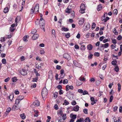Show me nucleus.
<instances>
[{"instance_id":"680f3d73","label":"nucleus","mask_w":122,"mask_h":122,"mask_svg":"<svg viewBox=\"0 0 122 122\" xmlns=\"http://www.w3.org/2000/svg\"><path fill=\"white\" fill-rule=\"evenodd\" d=\"M72 104L73 105H76V102L75 101H73L71 102Z\"/></svg>"},{"instance_id":"c03bdc74","label":"nucleus","mask_w":122,"mask_h":122,"mask_svg":"<svg viewBox=\"0 0 122 122\" xmlns=\"http://www.w3.org/2000/svg\"><path fill=\"white\" fill-rule=\"evenodd\" d=\"M70 33H68L65 35L66 37L67 38H68L70 37Z\"/></svg>"},{"instance_id":"0e129e2a","label":"nucleus","mask_w":122,"mask_h":122,"mask_svg":"<svg viewBox=\"0 0 122 122\" xmlns=\"http://www.w3.org/2000/svg\"><path fill=\"white\" fill-rule=\"evenodd\" d=\"M10 78L9 77H7L5 80V82H7L10 80Z\"/></svg>"},{"instance_id":"4be33fe9","label":"nucleus","mask_w":122,"mask_h":122,"mask_svg":"<svg viewBox=\"0 0 122 122\" xmlns=\"http://www.w3.org/2000/svg\"><path fill=\"white\" fill-rule=\"evenodd\" d=\"M11 110V108H10V107L8 108L6 110V114H8V113Z\"/></svg>"},{"instance_id":"2f4dec72","label":"nucleus","mask_w":122,"mask_h":122,"mask_svg":"<svg viewBox=\"0 0 122 122\" xmlns=\"http://www.w3.org/2000/svg\"><path fill=\"white\" fill-rule=\"evenodd\" d=\"M105 14H106V15H107V13L106 14H104V15L102 16L101 18L102 20V21H104H104H105Z\"/></svg>"},{"instance_id":"473e14b6","label":"nucleus","mask_w":122,"mask_h":122,"mask_svg":"<svg viewBox=\"0 0 122 122\" xmlns=\"http://www.w3.org/2000/svg\"><path fill=\"white\" fill-rule=\"evenodd\" d=\"M113 12L114 14L116 15H117L118 12L117 9H114L113 11Z\"/></svg>"},{"instance_id":"338daca9","label":"nucleus","mask_w":122,"mask_h":122,"mask_svg":"<svg viewBox=\"0 0 122 122\" xmlns=\"http://www.w3.org/2000/svg\"><path fill=\"white\" fill-rule=\"evenodd\" d=\"M57 88L58 89L61 90L62 88V87L60 85H59L58 86H57Z\"/></svg>"},{"instance_id":"7ed1b4c3","label":"nucleus","mask_w":122,"mask_h":122,"mask_svg":"<svg viewBox=\"0 0 122 122\" xmlns=\"http://www.w3.org/2000/svg\"><path fill=\"white\" fill-rule=\"evenodd\" d=\"M86 6L84 4H81L80 7V12L81 13L83 14L85 12L86 10Z\"/></svg>"},{"instance_id":"49530a36","label":"nucleus","mask_w":122,"mask_h":122,"mask_svg":"<svg viewBox=\"0 0 122 122\" xmlns=\"http://www.w3.org/2000/svg\"><path fill=\"white\" fill-rule=\"evenodd\" d=\"M68 82V81L67 79H65L63 81V83L65 84V83L67 84Z\"/></svg>"},{"instance_id":"b1692460","label":"nucleus","mask_w":122,"mask_h":122,"mask_svg":"<svg viewBox=\"0 0 122 122\" xmlns=\"http://www.w3.org/2000/svg\"><path fill=\"white\" fill-rule=\"evenodd\" d=\"M85 49V46L84 45H82L81 47V49L82 51H84Z\"/></svg>"},{"instance_id":"6ab92c4d","label":"nucleus","mask_w":122,"mask_h":122,"mask_svg":"<svg viewBox=\"0 0 122 122\" xmlns=\"http://www.w3.org/2000/svg\"><path fill=\"white\" fill-rule=\"evenodd\" d=\"M24 98V97L23 96H19L17 98V99L20 101L22 100Z\"/></svg>"},{"instance_id":"ea45409f","label":"nucleus","mask_w":122,"mask_h":122,"mask_svg":"<svg viewBox=\"0 0 122 122\" xmlns=\"http://www.w3.org/2000/svg\"><path fill=\"white\" fill-rule=\"evenodd\" d=\"M83 112L85 114H87L88 110L87 109L85 108L83 110Z\"/></svg>"},{"instance_id":"3c124183","label":"nucleus","mask_w":122,"mask_h":122,"mask_svg":"<svg viewBox=\"0 0 122 122\" xmlns=\"http://www.w3.org/2000/svg\"><path fill=\"white\" fill-rule=\"evenodd\" d=\"M116 45H112L111 46V47L112 49H113L116 47Z\"/></svg>"},{"instance_id":"a211bd4d","label":"nucleus","mask_w":122,"mask_h":122,"mask_svg":"<svg viewBox=\"0 0 122 122\" xmlns=\"http://www.w3.org/2000/svg\"><path fill=\"white\" fill-rule=\"evenodd\" d=\"M21 117L23 119H25L26 116L24 113L21 114L20 115Z\"/></svg>"},{"instance_id":"bb28decb","label":"nucleus","mask_w":122,"mask_h":122,"mask_svg":"<svg viewBox=\"0 0 122 122\" xmlns=\"http://www.w3.org/2000/svg\"><path fill=\"white\" fill-rule=\"evenodd\" d=\"M118 86V91L120 92L121 89V85L120 83H118L117 84Z\"/></svg>"},{"instance_id":"dca6fc26","label":"nucleus","mask_w":122,"mask_h":122,"mask_svg":"<svg viewBox=\"0 0 122 122\" xmlns=\"http://www.w3.org/2000/svg\"><path fill=\"white\" fill-rule=\"evenodd\" d=\"M9 9L8 7H6L5 8L4 10V12L5 13H6L9 11Z\"/></svg>"},{"instance_id":"79ce46f5","label":"nucleus","mask_w":122,"mask_h":122,"mask_svg":"<svg viewBox=\"0 0 122 122\" xmlns=\"http://www.w3.org/2000/svg\"><path fill=\"white\" fill-rule=\"evenodd\" d=\"M76 114H75L73 115L71 117V118L72 119L74 120L76 118Z\"/></svg>"},{"instance_id":"20e7f679","label":"nucleus","mask_w":122,"mask_h":122,"mask_svg":"<svg viewBox=\"0 0 122 122\" xmlns=\"http://www.w3.org/2000/svg\"><path fill=\"white\" fill-rule=\"evenodd\" d=\"M40 105V102L38 101H36L31 105V107L34 108L36 107L39 106Z\"/></svg>"},{"instance_id":"7c9ffc66","label":"nucleus","mask_w":122,"mask_h":122,"mask_svg":"<svg viewBox=\"0 0 122 122\" xmlns=\"http://www.w3.org/2000/svg\"><path fill=\"white\" fill-rule=\"evenodd\" d=\"M73 63L75 66H78V63L76 61H73Z\"/></svg>"},{"instance_id":"f257e3e1","label":"nucleus","mask_w":122,"mask_h":122,"mask_svg":"<svg viewBox=\"0 0 122 122\" xmlns=\"http://www.w3.org/2000/svg\"><path fill=\"white\" fill-rule=\"evenodd\" d=\"M35 22L36 25H39L41 28L42 30H45V20L43 18H40L39 20L38 19H37Z\"/></svg>"},{"instance_id":"f3484780","label":"nucleus","mask_w":122,"mask_h":122,"mask_svg":"<svg viewBox=\"0 0 122 122\" xmlns=\"http://www.w3.org/2000/svg\"><path fill=\"white\" fill-rule=\"evenodd\" d=\"M87 48L89 50H92V46L91 44H89L87 45Z\"/></svg>"},{"instance_id":"774afa93","label":"nucleus","mask_w":122,"mask_h":122,"mask_svg":"<svg viewBox=\"0 0 122 122\" xmlns=\"http://www.w3.org/2000/svg\"><path fill=\"white\" fill-rule=\"evenodd\" d=\"M119 112H122V107L121 106L119 108Z\"/></svg>"},{"instance_id":"c756f323","label":"nucleus","mask_w":122,"mask_h":122,"mask_svg":"<svg viewBox=\"0 0 122 122\" xmlns=\"http://www.w3.org/2000/svg\"><path fill=\"white\" fill-rule=\"evenodd\" d=\"M2 62L4 64H6V59L5 58L3 59L2 60Z\"/></svg>"},{"instance_id":"864d4df0","label":"nucleus","mask_w":122,"mask_h":122,"mask_svg":"<svg viewBox=\"0 0 122 122\" xmlns=\"http://www.w3.org/2000/svg\"><path fill=\"white\" fill-rule=\"evenodd\" d=\"M82 93L83 95H85L87 94H88V92L86 91H84V92H83Z\"/></svg>"},{"instance_id":"37998d69","label":"nucleus","mask_w":122,"mask_h":122,"mask_svg":"<svg viewBox=\"0 0 122 122\" xmlns=\"http://www.w3.org/2000/svg\"><path fill=\"white\" fill-rule=\"evenodd\" d=\"M54 108L56 110H57L58 109V108L57 104H56L54 106Z\"/></svg>"},{"instance_id":"9b49d317","label":"nucleus","mask_w":122,"mask_h":122,"mask_svg":"<svg viewBox=\"0 0 122 122\" xmlns=\"http://www.w3.org/2000/svg\"><path fill=\"white\" fill-rule=\"evenodd\" d=\"M85 21V19L83 18H81L79 20L78 23L80 25H81L84 23Z\"/></svg>"},{"instance_id":"8fccbe9b","label":"nucleus","mask_w":122,"mask_h":122,"mask_svg":"<svg viewBox=\"0 0 122 122\" xmlns=\"http://www.w3.org/2000/svg\"><path fill=\"white\" fill-rule=\"evenodd\" d=\"M80 80L81 81H85L86 79L84 77H81L80 78Z\"/></svg>"},{"instance_id":"f704fd0d","label":"nucleus","mask_w":122,"mask_h":122,"mask_svg":"<svg viewBox=\"0 0 122 122\" xmlns=\"http://www.w3.org/2000/svg\"><path fill=\"white\" fill-rule=\"evenodd\" d=\"M117 63V62L116 61H112L111 62V64L112 65H116Z\"/></svg>"},{"instance_id":"0eeeda50","label":"nucleus","mask_w":122,"mask_h":122,"mask_svg":"<svg viewBox=\"0 0 122 122\" xmlns=\"http://www.w3.org/2000/svg\"><path fill=\"white\" fill-rule=\"evenodd\" d=\"M63 57L66 59L68 61H69L71 59L70 55L67 53H65L63 55Z\"/></svg>"},{"instance_id":"6e6552de","label":"nucleus","mask_w":122,"mask_h":122,"mask_svg":"<svg viewBox=\"0 0 122 122\" xmlns=\"http://www.w3.org/2000/svg\"><path fill=\"white\" fill-rule=\"evenodd\" d=\"M20 73L23 75H26L27 72L24 69H22V70L20 71Z\"/></svg>"},{"instance_id":"2eb2a0df","label":"nucleus","mask_w":122,"mask_h":122,"mask_svg":"<svg viewBox=\"0 0 122 122\" xmlns=\"http://www.w3.org/2000/svg\"><path fill=\"white\" fill-rule=\"evenodd\" d=\"M79 106L78 105H76V106L74 107L73 110L74 111L77 112L79 111Z\"/></svg>"},{"instance_id":"4468645a","label":"nucleus","mask_w":122,"mask_h":122,"mask_svg":"<svg viewBox=\"0 0 122 122\" xmlns=\"http://www.w3.org/2000/svg\"><path fill=\"white\" fill-rule=\"evenodd\" d=\"M102 8V5L101 4H99L97 6V10L98 11H100L101 10Z\"/></svg>"},{"instance_id":"58836bf2","label":"nucleus","mask_w":122,"mask_h":122,"mask_svg":"<svg viewBox=\"0 0 122 122\" xmlns=\"http://www.w3.org/2000/svg\"><path fill=\"white\" fill-rule=\"evenodd\" d=\"M62 30H68V29L67 28H66L63 26L61 28Z\"/></svg>"},{"instance_id":"9d476101","label":"nucleus","mask_w":122,"mask_h":122,"mask_svg":"<svg viewBox=\"0 0 122 122\" xmlns=\"http://www.w3.org/2000/svg\"><path fill=\"white\" fill-rule=\"evenodd\" d=\"M100 47L101 48L104 47L106 48L108 47L109 44L108 43H106L104 44H100Z\"/></svg>"},{"instance_id":"603ef678","label":"nucleus","mask_w":122,"mask_h":122,"mask_svg":"<svg viewBox=\"0 0 122 122\" xmlns=\"http://www.w3.org/2000/svg\"><path fill=\"white\" fill-rule=\"evenodd\" d=\"M5 41V37H1V38L0 41L2 42H4Z\"/></svg>"},{"instance_id":"ddd939ff","label":"nucleus","mask_w":122,"mask_h":122,"mask_svg":"<svg viewBox=\"0 0 122 122\" xmlns=\"http://www.w3.org/2000/svg\"><path fill=\"white\" fill-rule=\"evenodd\" d=\"M15 24H13L11 25V27H10V30H15V29L14 27L15 26Z\"/></svg>"},{"instance_id":"4d7b16f0","label":"nucleus","mask_w":122,"mask_h":122,"mask_svg":"<svg viewBox=\"0 0 122 122\" xmlns=\"http://www.w3.org/2000/svg\"><path fill=\"white\" fill-rule=\"evenodd\" d=\"M94 55L96 56H99V53L98 52H95L94 53Z\"/></svg>"},{"instance_id":"de8ad7c7","label":"nucleus","mask_w":122,"mask_h":122,"mask_svg":"<svg viewBox=\"0 0 122 122\" xmlns=\"http://www.w3.org/2000/svg\"><path fill=\"white\" fill-rule=\"evenodd\" d=\"M56 68L57 70H60L61 68V67L60 66L57 65L56 66Z\"/></svg>"},{"instance_id":"412c9836","label":"nucleus","mask_w":122,"mask_h":122,"mask_svg":"<svg viewBox=\"0 0 122 122\" xmlns=\"http://www.w3.org/2000/svg\"><path fill=\"white\" fill-rule=\"evenodd\" d=\"M29 36L26 35L23 38V40L24 41H27V38H29Z\"/></svg>"},{"instance_id":"69168bd1","label":"nucleus","mask_w":122,"mask_h":122,"mask_svg":"<svg viewBox=\"0 0 122 122\" xmlns=\"http://www.w3.org/2000/svg\"><path fill=\"white\" fill-rule=\"evenodd\" d=\"M90 81L91 82H94L95 81V80L93 78H92L90 79Z\"/></svg>"},{"instance_id":"393cba45","label":"nucleus","mask_w":122,"mask_h":122,"mask_svg":"<svg viewBox=\"0 0 122 122\" xmlns=\"http://www.w3.org/2000/svg\"><path fill=\"white\" fill-rule=\"evenodd\" d=\"M84 121L85 122H90L91 120L88 117L86 118L85 120Z\"/></svg>"},{"instance_id":"1a4fd4ad","label":"nucleus","mask_w":122,"mask_h":122,"mask_svg":"<svg viewBox=\"0 0 122 122\" xmlns=\"http://www.w3.org/2000/svg\"><path fill=\"white\" fill-rule=\"evenodd\" d=\"M20 20V16H17L15 18V22L16 26H17V23L19 22Z\"/></svg>"},{"instance_id":"bf43d9fd","label":"nucleus","mask_w":122,"mask_h":122,"mask_svg":"<svg viewBox=\"0 0 122 122\" xmlns=\"http://www.w3.org/2000/svg\"><path fill=\"white\" fill-rule=\"evenodd\" d=\"M20 60L21 61H23L25 60V57L24 56H21L20 58Z\"/></svg>"},{"instance_id":"a18cd8bd","label":"nucleus","mask_w":122,"mask_h":122,"mask_svg":"<svg viewBox=\"0 0 122 122\" xmlns=\"http://www.w3.org/2000/svg\"><path fill=\"white\" fill-rule=\"evenodd\" d=\"M113 99V97L112 95H111V96L110 97L109 99V102H111L112 101V100Z\"/></svg>"},{"instance_id":"a878e982","label":"nucleus","mask_w":122,"mask_h":122,"mask_svg":"<svg viewBox=\"0 0 122 122\" xmlns=\"http://www.w3.org/2000/svg\"><path fill=\"white\" fill-rule=\"evenodd\" d=\"M96 27V24L95 23L93 22L92 24V30H93L95 27Z\"/></svg>"},{"instance_id":"a19ab883","label":"nucleus","mask_w":122,"mask_h":122,"mask_svg":"<svg viewBox=\"0 0 122 122\" xmlns=\"http://www.w3.org/2000/svg\"><path fill=\"white\" fill-rule=\"evenodd\" d=\"M64 102L65 105H67L69 104V102L66 100H64Z\"/></svg>"},{"instance_id":"39448f33","label":"nucleus","mask_w":122,"mask_h":122,"mask_svg":"<svg viewBox=\"0 0 122 122\" xmlns=\"http://www.w3.org/2000/svg\"><path fill=\"white\" fill-rule=\"evenodd\" d=\"M39 5L38 4H37L34 8V13L35 14H37L39 11Z\"/></svg>"},{"instance_id":"4c0bfd02","label":"nucleus","mask_w":122,"mask_h":122,"mask_svg":"<svg viewBox=\"0 0 122 122\" xmlns=\"http://www.w3.org/2000/svg\"><path fill=\"white\" fill-rule=\"evenodd\" d=\"M115 70L117 72L119 71V68L118 66H116L114 68Z\"/></svg>"},{"instance_id":"c9c22d12","label":"nucleus","mask_w":122,"mask_h":122,"mask_svg":"<svg viewBox=\"0 0 122 122\" xmlns=\"http://www.w3.org/2000/svg\"><path fill=\"white\" fill-rule=\"evenodd\" d=\"M23 48V47L22 46H21L19 47L18 49V51H20Z\"/></svg>"},{"instance_id":"c85d7f7f","label":"nucleus","mask_w":122,"mask_h":122,"mask_svg":"<svg viewBox=\"0 0 122 122\" xmlns=\"http://www.w3.org/2000/svg\"><path fill=\"white\" fill-rule=\"evenodd\" d=\"M17 80V79L16 78V77H14L12 78V80L13 82H16Z\"/></svg>"},{"instance_id":"f8f14e48","label":"nucleus","mask_w":122,"mask_h":122,"mask_svg":"<svg viewBox=\"0 0 122 122\" xmlns=\"http://www.w3.org/2000/svg\"><path fill=\"white\" fill-rule=\"evenodd\" d=\"M39 35L37 34H34L32 37V39L33 40L37 39L39 37Z\"/></svg>"},{"instance_id":"e433bc0d","label":"nucleus","mask_w":122,"mask_h":122,"mask_svg":"<svg viewBox=\"0 0 122 122\" xmlns=\"http://www.w3.org/2000/svg\"><path fill=\"white\" fill-rule=\"evenodd\" d=\"M14 97L13 96L10 95L9 96V98L10 99V101H12V99Z\"/></svg>"},{"instance_id":"6e6d98bb","label":"nucleus","mask_w":122,"mask_h":122,"mask_svg":"<svg viewBox=\"0 0 122 122\" xmlns=\"http://www.w3.org/2000/svg\"><path fill=\"white\" fill-rule=\"evenodd\" d=\"M112 43L115 44H116L117 43L115 39H112Z\"/></svg>"},{"instance_id":"13d9d810","label":"nucleus","mask_w":122,"mask_h":122,"mask_svg":"<svg viewBox=\"0 0 122 122\" xmlns=\"http://www.w3.org/2000/svg\"><path fill=\"white\" fill-rule=\"evenodd\" d=\"M113 85V82H112V83L111 84H110L108 86L109 87L110 89H111L112 88V86Z\"/></svg>"},{"instance_id":"e2e57ef3","label":"nucleus","mask_w":122,"mask_h":122,"mask_svg":"<svg viewBox=\"0 0 122 122\" xmlns=\"http://www.w3.org/2000/svg\"><path fill=\"white\" fill-rule=\"evenodd\" d=\"M38 77L34 78L32 80L33 81H36L37 80Z\"/></svg>"},{"instance_id":"09e8293b","label":"nucleus","mask_w":122,"mask_h":122,"mask_svg":"<svg viewBox=\"0 0 122 122\" xmlns=\"http://www.w3.org/2000/svg\"><path fill=\"white\" fill-rule=\"evenodd\" d=\"M69 86L68 85H67L66 87V91H68L70 89L69 88Z\"/></svg>"},{"instance_id":"5701e85b","label":"nucleus","mask_w":122,"mask_h":122,"mask_svg":"<svg viewBox=\"0 0 122 122\" xmlns=\"http://www.w3.org/2000/svg\"><path fill=\"white\" fill-rule=\"evenodd\" d=\"M71 10L70 9H69L68 7H67L65 10L66 13H70Z\"/></svg>"},{"instance_id":"052dcab7","label":"nucleus","mask_w":122,"mask_h":122,"mask_svg":"<svg viewBox=\"0 0 122 122\" xmlns=\"http://www.w3.org/2000/svg\"><path fill=\"white\" fill-rule=\"evenodd\" d=\"M7 36L5 37V38H10L12 36L11 35H7Z\"/></svg>"},{"instance_id":"f03ea898","label":"nucleus","mask_w":122,"mask_h":122,"mask_svg":"<svg viewBox=\"0 0 122 122\" xmlns=\"http://www.w3.org/2000/svg\"><path fill=\"white\" fill-rule=\"evenodd\" d=\"M48 93V91L46 87H44L43 89L41 92V95L43 99L46 96Z\"/></svg>"},{"instance_id":"aec40b11","label":"nucleus","mask_w":122,"mask_h":122,"mask_svg":"<svg viewBox=\"0 0 122 122\" xmlns=\"http://www.w3.org/2000/svg\"><path fill=\"white\" fill-rule=\"evenodd\" d=\"M84 120L83 118H80L79 119L77 120L76 122H84Z\"/></svg>"},{"instance_id":"423d86ee","label":"nucleus","mask_w":122,"mask_h":122,"mask_svg":"<svg viewBox=\"0 0 122 122\" xmlns=\"http://www.w3.org/2000/svg\"><path fill=\"white\" fill-rule=\"evenodd\" d=\"M90 27V25L89 23H88L87 24H85L84 26V30H89Z\"/></svg>"},{"instance_id":"5fc2aeb1","label":"nucleus","mask_w":122,"mask_h":122,"mask_svg":"<svg viewBox=\"0 0 122 122\" xmlns=\"http://www.w3.org/2000/svg\"><path fill=\"white\" fill-rule=\"evenodd\" d=\"M122 38V37L121 35H119L117 37V39L119 40H121Z\"/></svg>"},{"instance_id":"cd10ccee","label":"nucleus","mask_w":122,"mask_h":122,"mask_svg":"<svg viewBox=\"0 0 122 122\" xmlns=\"http://www.w3.org/2000/svg\"><path fill=\"white\" fill-rule=\"evenodd\" d=\"M20 102V100L17 99L15 100V104H16L17 105Z\"/></svg>"},{"instance_id":"72a5a7b5","label":"nucleus","mask_w":122,"mask_h":122,"mask_svg":"<svg viewBox=\"0 0 122 122\" xmlns=\"http://www.w3.org/2000/svg\"><path fill=\"white\" fill-rule=\"evenodd\" d=\"M66 114H64L62 116V119H63L64 120H65L66 119Z\"/></svg>"}]
</instances>
